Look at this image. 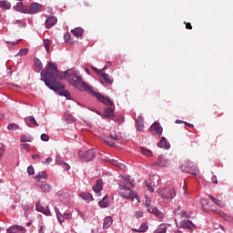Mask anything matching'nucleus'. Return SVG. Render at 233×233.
I'll use <instances>...</instances> for the list:
<instances>
[{
	"label": "nucleus",
	"instance_id": "1",
	"mask_svg": "<svg viewBox=\"0 0 233 233\" xmlns=\"http://www.w3.org/2000/svg\"><path fill=\"white\" fill-rule=\"evenodd\" d=\"M64 76L69 85L76 86V88H82L83 90L87 92V94H91V96L96 97V99H98L100 103H103L106 106H114V102L110 100L109 97L94 91V87L85 83L83 81V78H81V76H79V72L77 70L68 69L64 73Z\"/></svg>",
	"mask_w": 233,
	"mask_h": 233
},
{
	"label": "nucleus",
	"instance_id": "2",
	"mask_svg": "<svg viewBox=\"0 0 233 233\" xmlns=\"http://www.w3.org/2000/svg\"><path fill=\"white\" fill-rule=\"evenodd\" d=\"M57 79H63V76L59 74V70H57V66L54 63H48L47 69H44L41 72V81H44L45 85L50 90L57 92V90H63L65 88V86L58 82Z\"/></svg>",
	"mask_w": 233,
	"mask_h": 233
},
{
	"label": "nucleus",
	"instance_id": "3",
	"mask_svg": "<svg viewBox=\"0 0 233 233\" xmlns=\"http://www.w3.org/2000/svg\"><path fill=\"white\" fill-rule=\"evenodd\" d=\"M131 188H134V179H132L130 177H126L119 183L118 192L120 196L122 198H126V199H131V201L137 199L139 201L137 192L132 190Z\"/></svg>",
	"mask_w": 233,
	"mask_h": 233
},
{
	"label": "nucleus",
	"instance_id": "4",
	"mask_svg": "<svg viewBox=\"0 0 233 233\" xmlns=\"http://www.w3.org/2000/svg\"><path fill=\"white\" fill-rule=\"evenodd\" d=\"M157 193L162 199H174L177 196L176 190L172 187L160 188Z\"/></svg>",
	"mask_w": 233,
	"mask_h": 233
},
{
	"label": "nucleus",
	"instance_id": "5",
	"mask_svg": "<svg viewBox=\"0 0 233 233\" xmlns=\"http://www.w3.org/2000/svg\"><path fill=\"white\" fill-rule=\"evenodd\" d=\"M78 156L81 161H92L96 157V151L94 149H89L87 151H79Z\"/></svg>",
	"mask_w": 233,
	"mask_h": 233
},
{
	"label": "nucleus",
	"instance_id": "6",
	"mask_svg": "<svg viewBox=\"0 0 233 233\" xmlns=\"http://www.w3.org/2000/svg\"><path fill=\"white\" fill-rule=\"evenodd\" d=\"M55 211L59 223H64L65 219H72V214L70 213L65 212L62 214L57 208H55Z\"/></svg>",
	"mask_w": 233,
	"mask_h": 233
},
{
	"label": "nucleus",
	"instance_id": "7",
	"mask_svg": "<svg viewBox=\"0 0 233 233\" xmlns=\"http://www.w3.org/2000/svg\"><path fill=\"white\" fill-rule=\"evenodd\" d=\"M43 8V5L32 3L29 8L25 9V14H37Z\"/></svg>",
	"mask_w": 233,
	"mask_h": 233
},
{
	"label": "nucleus",
	"instance_id": "8",
	"mask_svg": "<svg viewBox=\"0 0 233 233\" xmlns=\"http://www.w3.org/2000/svg\"><path fill=\"white\" fill-rule=\"evenodd\" d=\"M150 132L154 136H161L163 134V127H161V124L155 122L151 127H150Z\"/></svg>",
	"mask_w": 233,
	"mask_h": 233
},
{
	"label": "nucleus",
	"instance_id": "9",
	"mask_svg": "<svg viewBox=\"0 0 233 233\" xmlns=\"http://www.w3.org/2000/svg\"><path fill=\"white\" fill-rule=\"evenodd\" d=\"M6 232L7 233H25V229L22 226L15 225V226H11L10 228H8L6 229Z\"/></svg>",
	"mask_w": 233,
	"mask_h": 233
},
{
	"label": "nucleus",
	"instance_id": "10",
	"mask_svg": "<svg viewBox=\"0 0 233 233\" xmlns=\"http://www.w3.org/2000/svg\"><path fill=\"white\" fill-rule=\"evenodd\" d=\"M180 227L182 228H188L189 230H196V225L188 219H184L180 222Z\"/></svg>",
	"mask_w": 233,
	"mask_h": 233
},
{
	"label": "nucleus",
	"instance_id": "11",
	"mask_svg": "<svg viewBox=\"0 0 233 233\" xmlns=\"http://www.w3.org/2000/svg\"><path fill=\"white\" fill-rule=\"evenodd\" d=\"M36 187H39V188H41L42 192H50V190H52V186H50L46 182H43L41 180H37Z\"/></svg>",
	"mask_w": 233,
	"mask_h": 233
},
{
	"label": "nucleus",
	"instance_id": "12",
	"mask_svg": "<svg viewBox=\"0 0 233 233\" xmlns=\"http://www.w3.org/2000/svg\"><path fill=\"white\" fill-rule=\"evenodd\" d=\"M35 208L37 212H42L45 216H50V209L48 208V206H42L41 203L38 202L36 203Z\"/></svg>",
	"mask_w": 233,
	"mask_h": 233
},
{
	"label": "nucleus",
	"instance_id": "13",
	"mask_svg": "<svg viewBox=\"0 0 233 233\" xmlns=\"http://www.w3.org/2000/svg\"><path fill=\"white\" fill-rule=\"evenodd\" d=\"M25 123L31 128H34V127H39V124H37V121H35V118L32 116H26L25 118Z\"/></svg>",
	"mask_w": 233,
	"mask_h": 233
},
{
	"label": "nucleus",
	"instance_id": "14",
	"mask_svg": "<svg viewBox=\"0 0 233 233\" xmlns=\"http://www.w3.org/2000/svg\"><path fill=\"white\" fill-rule=\"evenodd\" d=\"M155 165H157V167H168V165H170V161H168L165 157L159 156Z\"/></svg>",
	"mask_w": 233,
	"mask_h": 233
},
{
	"label": "nucleus",
	"instance_id": "15",
	"mask_svg": "<svg viewBox=\"0 0 233 233\" xmlns=\"http://www.w3.org/2000/svg\"><path fill=\"white\" fill-rule=\"evenodd\" d=\"M56 23H57V17L48 16L46 20V28H52V26H55Z\"/></svg>",
	"mask_w": 233,
	"mask_h": 233
},
{
	"label": "nucleus",
	"instance_id": "16",
	"mask_svg": "<svg viewBox=\"0 0 233 233\" xmlns=\"http://www.w3.org/2000/svg\"><path fill=\"white\" fill-rule=\"evenodd\" d=\"M94 192H96V196H100L99 192L103 190V180L97 179L96 184L93 187Z\"/></svg>",
	"mask_w": 233,
	"mask_h": 233
},
{
	"label": "nucleus",
	"instance_id": "17",
	"mask_svg": "<svg viewBox=\"0 0 233 233\" xmlns=\"http://www.w3.org/2000/svg\"><path fill=\"white\" fill-rule=\"evenodd\" d=\"M157 147L159 148H166V150H168V148H170V143L167 141L165 137H162L160 141L157 143Z\"/></svg>",
	"mask_w": 233,
	"mask_h": 233
},
{
	"label": "nucleus",
	"instance_id": "18",
	"mask_svg": "<svg viewBox=\"0 0 233 233\" xmlns=\"http://www.w3.org/2000/svg\"><path fill=\"white\" fill-rule=\"evenodd\" d=\"M147 212L154 214L158 219H163V213L157 210V208H147Z\"/></svg>",
	"mask_w": 233,
	"mask_h": 233
},
{
	"label": "nucleus",
	"instance_id": "19",
	"mask_svg": "<svg viewBox=\"0 0 233 233\" xmlns=\"http://www.w3.org/2000/svg\"><path fill=\"white\" fill-rule=\"evenodd\" d=\"M117 139H119V137H117V135H114V136H109V137L107 139L105 140V143H106L107 145H109V147H114V145H116V141H117Z\"/></svg>",
	"mask_w": 233,
	"mask_h": 233
},
{
	"label": "nucleus",
	"instance_id": "20",
	"mask_svg": "<svg viewBox=\"0 0 233 233\" xmlns=\"http://www.w3.org/2000/svg\"><path fill=\"white\" fill-rule=\"evenodd\" d=\"M181 206H179L177 209H175V216L177 218H188L187 214V211L185 210H181Z\"/></svg>",
	"mask_w": 233,
	"mask_h": 233
},
{
	"label": "nucleus",
	"instance_id": "21",
	"mask_svg": "<svg viewBox=\"0 0 233 233\" xmlns=\"http://www.w3.org/2000/svg\"><path fill=\"white\" fill-rule=\"evenodd\" d=\"M137 130L141 132L145 128L144 119L143 116H138L136 122Z\"/></svg>",
	"mask_w": 233,
	"mask_h": 233
},
{
	"label": "nucleus",
	"instance_id": "22",
	"mask_svg": "<svg viewBox=\"0 0 233 233\" xmlns=\"http://www.w3.org/2000/svg\"><path fill=\"white\" fill-rule=\"evenodd\" d=\"M114 223V219L112 218V217H106L104 218V225H103V228H110V227H112V224Z\"/></svg>",
	"mask_w": 233,
	"mask_h": 233
},
{
	"label": "nucleus",
	"instance_id": "23",
	"mask_svg": "<svg viewBox=\"0 0 233 233\" xmlns=\"http://www.w3.org/2000/svg\"><path fill=\"white\" fill-rule=\"evenodd\" d=\"M71 34L75 35V37H83V28L76 27L75 29L71 30Z\"/></svg>",
	"mask_w": 233,
	"mask_h": 233
},
{
	"label": "nucleus",
	"instance_id": "24",
	"mask_svg": "<svg viewBox=\"0 0 233 233\" xmlns=\"http://www.w3.org/2000/svg\"><path fill=\"white\" fill-rule=\"evenodd\" d=\"M0 8H2V10H10V8H12V4L6 0H1Z\"/></svg>",
	"mask_w": 233,
	"mask_h": 233
},
{
	"label": "nucleus",
	"instance_id": "25",
	"mask_svg": "<svg viewBox=\"0 0 233 233\" xmlns=\"http://www.w3.org/2000/svg\"><path fill=\"white\" fill-rule=\"evenodd\" d=\"M101 208H106L109 205L108 195H106L101 201L98 202Z\"/></svg>",
	"mask_w": 233,
	"mask_h": 233
},
{
	"label": "nucleus",
	"instance_id": "26",
	"mask_svg": "<svg viewBox=\"0 0 233 233\" xmlns=\"http://www.w3.org/2000/svg\"><path fill=\"white\" fill-rule=\"evenodd\" d=\"M102 117H114V108L112 107H107L105 109V114L102 116Z\"/></svg>",
	"mask_w": 233,
	"mask_h": 233
},
{
	"label": "nucleus",
	"instance_id": "27",
	"mask_svg": "<svg viewBox=\"0 0 233 233\" xmlns=\"http://www.w3.org/2000/svg\"><path fill=\"white\" fill-rule=\"evenodd\" d=\"M20 141L21 143H32V141H34V137L30 135H22Z\"/></svg>",
	"mask_w": 233,
	"mask_h": 233
},
{
	"label": "nucleus",
	"instance_id": "28",
	"mask_svg": "<svg viewBox=\"0 0 233 233\" xmlns=\"http://www.w3.org/2000/svg\"><path fill=\"white\" fill-rule=\"evenodd\" d=\"M200 204L205 212H208V210H210V208L208 207V200L207 198H201Z\"/></svg>",
	"mask_w": 233,
	"mask_h": 233
},
{
	"label": "nucleus",
	"instance_id": "29",
	"mask_svg": "<svg viewBox=\"0 0 233 233\" xmlns=\"http://www.w3.org/2000/svg\"><path fill=\"white\" fill-rule=\"evenodd\" d=\"M209 199L212 200V202L215 203V205H217L218 207H220V208L225 207V202H223L219 199H217L212 195L209 196Z\"/></svg>",
	"mask_w": 233,
	"mask_h": 233
},
{
	"label": "nucleus",
	"instance_id": "30",
	"mask_svg": "<svg viewBox=\"0 0 233 233\" xmlns=\"http://www.w3.org/2000/svg\"><path fill=\"white\" fill-rule=\"evenodd\" d=\"M111 164L114 165L115 167H117L120 168V170H127V166L125 164L117 161V160H111Z\"/></svg>",
	"mask_w": 233,
	"mask_h": 233
},
{
	"label": "nucleus",
	"instance_id": "31",
	"mask_svg": "<svg viewBox=\"0 0 233 233\" xmlns=\"http://www.w3.org/2000/svg\"><path fill=\"white\" fill-rule=\"evenodd\" d=\"M102 77L107 83V85H112L114 83V78L110 77V75L102 73Z\"/></svg>",
	"mask_w": 233,
	"mask_h": 233
},
{
	"label": "nucleus",
	"instance_id": "32",
	"mask_svg": "<svg viewBox=\"0 0 233 233\" xmlns=\"http://www.w3.org/2000/svg\"><path fill=\"white\" fill-rule=\"evenodd\" d=\"M148 230V226L145 223H143L138 229L137 228H133V232H147Z\"/></svg>",
	"mask_w": 233,
	"mask_h": 233
},
{
	"label": "nucleus",
	"instance_id": "33",
	"mask_svg": "<svg viewBox=\"0 0 233 233\" xmlns=\"http://www.w3.org/2000/svg\"><path fill=\"white\" fill-rule=\"evenodd\" d=\"M82 198H84L86 203H90V201H94V197H92V194L90 193H83Z\"/></svg>",
	"mask_w": 233,
	"mask_h": 233
},
{
	"label": "nucleus",
	"instance_id": "34",
	"mask_svg": "<svg viewBox=\"0 0 233 233\" xmlns=\"http://www.w3.org/2000/svg\"><path fill=\"white\" fill-rule=\"evenodd\" d=\"M59 199H60V201H62V203H67V201L70 200V195L67 193H62L59 196Z\"/></svg>",
	"mask_w": 233,
	"mask_h": 233
},
{
	"label": "nucleus",
	"instance_id": "35",
	"mask_svg": "<svg viewBox=\"0 0 233 233\" xmlns=\"http://www.w3.org/2000/svg\"><path fill=\"white\" fill-rule=\"evenodd\" d=\"M154 233H167V225H159Z\"/></svg>",
	"mask_w": 233,
	"mask_h": 233
},
{
	"label": "nucleus",
	"instance_id": "36",
	"mask_svg": "<svg viewBox=\"0 0 233 233\" xmlns=\"http://www.w3.org/2000/svg\"><path fill=\"white\" fill-rule=\"evenodd\" d=\"M182 172H187V174H191L192 176H198V169L196 167H193L191 169H185L183 167H180Z\"/></svg>",
	"mask_w": 233,
	"mask_h": 233
},
{
	"label": "nucleus",
	"instance_id": "37",
	"mask_svg": "<svg viewBox=\"0 0 233 233\" xmlns=\"http://www.w3.org/2000/svg\"><path fill=\"white\" fill-rule=\"evenodd\" d=\"M146 185L149 192H154V187H156V184L154 182L147 180Z\"/></svg>",
	"mask_w": 233,
	"mask_h": 233
},
{
	"label": "nucleus",
	"instance_id": "38",
	"mask_svg": "<svg viewBox=\"0 0 233 233\" xmlns=\"http://www.w3.org/2000/svg\"><path fill=\"white\" fill-rule=\"evenodd\" d=\"M140 152L141 154H143V156H147V157H150V156H152V151L145 147H140Z\"/></svg>",
	"mask_w": 233,
	"mask_h": 233
},
{
	"label": "nucleus",
	"instance_id": "39",
	"mask_svg": "<svg viewBox=\"0 0 233 233\" xmlns=\"http://www.w3.org/2000/svg\"><path fill=\"white\" fill-rule=\"evenodd\" d=\"M35 179H48V175L46 172H40L37 176L35 177Z\"/></svg>",
	"mask_w": 233,
	"mask_h": 233
},
{
	"label": "nucleus",
	"instance_id": "40",
	"mask_svg": "<svg viewBox=\"0 0 233 233\" xmlns=\"http://www.w3.org/2000/svg\"><path fill=\"white\" fill-rule=\"evenodd\" d=\"M35 72H40L41 68H43V63H41L39 59L35 61Z\"/></svg>",
	"mask_w": 233,
	"mask_h": 233
},
{
	"label": "nucleus",
	"instance_id": "41",
	"mask_svg": "<svg viewBox=\"0 0 233 233\" xmlns=\"http://www.w3.org/2000/svg\"><path fill=\"white\" fill-rule=\"evenodd\" d=\"M44 46H45L46 52H50V40L44 39Z\"/></svg>",
	"mask_w": 233,
	"mask_h": 233
},
{
	"label": "nucleus",
	"instance_id": "42",
	"mask_svg": "<svg viewBox=\"0 0 233 233\" xmlns=\"http://www.w3.org/2000/svg\"><path fill=\"white\" fill-rule=\"evenodd\" d=\"M17 128H19V126L17 124L12 123L7 126L8 130H17Z\"/></svg>",
	"mask_w": 233,
	"mask_h": 233
},
{
	"label": "nucleus",
	"instance_id": "43",
	"mask_svg": "<svg viewBox=\"0 0 233 233\" xmlns=\"http://www.w3.org/2000/svg\"><path fill=\"white\" fill-rule=\"evenodd\" d=\"M88 7H90V2H88V1H84L80 5V8H82L83 10H85V8H88Z\"/></svg>",
	"mask_w": 233,
	"mask_h": 233
},
{
	"label": "nucleus",
	"instance_id": "44",
	"mask_svg": "<svg viewBox=\"0 0 233 233\" xmlns=\"http://www.w3.org/2000/svg\"><path fill=\"white\" fill-rule=\"evenodd\" d=\"M14 8L20 12V10H23V4L21 2H17Z\"/></svg>",
	"mask_w": 233,
	"mask_h": 233
},
{
	"label": "nucleus",
	"instance_id": "45",
	"mask_svg": "<svg viewBox=\"0 0 233 233\" xmlns=\"http://www.w3.org/2000/svg\"><path fill=\"white\" fill-rule=\"evenodd\" d=\"M21 148L23 150H26V152H30V145L29 144H21Z\"/></svg>",
	"mask_w": 233,
	"mask_h": 233
},
{
	"label": "nucleus",
	"instance_id": "46",
	"mask_svg": "<svg viewBox=\"0 0 233 233\" xmlns=\"http://www.w3.org/2000/svg\"><path fill=\"white\" fill-rule=\"evenodd\" d=\"M35 172V171L34 170V167L29 166V167H27V174H29V176H34Z\"/></svg>",
	"mask_w": 233,
	"mask_h": 233
},
{
	"label": "nucleus",
	"instance_id": "47",
	"mask_svg": "<svg viewBox=\"0 0 233 233\" xmlns=\"http://www.w3.org/2000/svg\"><path fill=\"white\" fill-rule=\"evenodd\" d=\"M26 54H28V48L21 49V50L18 52V56H26Z\"/></svg>",
	"mask_w": 233,
	"mask_h": 233
},
{
	"label": "nucleus",
	"instance_id": "48",
	"mask_svg": "<svg viewBox=\"0 0 233 233\" xmlns=\"http://www.w3.org/2000/svg\"><path fill=\"white\" fill-rule=\"evenodd\" d=\"M41 139H42V141H48L50 139V137L46 134H42Z\"/></svg>",
	"mask_w": 233,
	"mask_h": 233
},
{
	"label": "nucleus",
	"instance_id": "49",
	"mask_svg": "<svg viewBox=\"0 0 233 233\" xmlns=\"http://www.w3.org/2000/svg\"><path fill=\"white\" fill-rule=\"evenodd\" d=\"M60 95L64 96L65 97H70V93L66 90H62Z\"/></svg>",
	"mask_w": 233,
	"mask_h": 233
},
{
	"label": "nucleus",
	"instance_id": "50",
	"mask_svg": "<svg viewBox=\"0 0 233 233\" xmlns=\"http://www.w3.org/2000/svg\"><path fill=\"white\" fill-rule=\"evenodd\" d=\"M64 39L66 43H70L72 45V42H70V34L65 35Z\"/></svg>",
	"mask_w": 233,
	"mask_h": 233
},
{
	"label": "nucleus",
	"instance_id": "51",
	"mask_svg": "<svg viewBox=\"0 0 233 233\" xmlns=\"http://www.w3.org/2000/svg\"><path fill=\"white\" fill-rule=\"evenodd\" d=\"M150 203H152V200H150V198H148V197H146V203H145V205H146V207H150Z\"/></svg>",
	"mask_w": 233,
	"mask_h": 233
},
{
	"label": "nucleus",
	"instance_id": "52",
	"mask_svg": "<svg viewBox=\"0 0 233 233\" xmlns=\"http://www.w3.org/2000/svg\"><path fill=\"white\" fill-rule=\"evenodd\" d=\"M62 167L63 168H65V170H70V165H68L66 162L62 163Z\"/></svg>",
	"mask_w": 233,
	"mask_h": 233
},
{
	"label": "nucleus",
	"instance_id": "53",
	"mask_svg": "<svg viewBox=\"0 0 233 233\" xmlns=\"http://www.w3.org/2000/svg\"><path fill=\"white\" fill-rule=\"evenodd\" d=\"M44 165H48V163H52V157H47L43 161Z\"/></svg>",
	"mask_w": 233,
	"mask_h": 233
},
{
	"label": "nucleus",
	"instance_id": "54",
	"mask_svg": "<svg viewBox=\"0 0 233 233\" xmlns=\"http://www.w3.org/2000/svg\"><path fill=\"white\" fill-rule=\"evenodd\" d=\"M211 181L212 183H214L215 185H218V177L217 176H213L211 177Z\"/></svg>",
	"mask_w": 233,
	"mask_h": 233
},
{
	"label": "nucleus",
	"instance_id": "55",
	"mask_svg": "<svg viewBox=\"0 0 233 233\" xmlns=\"http://www.w3.org/2000/svg\"><path fill=\"white\" fill-rule=\"evenodd\" d=\"M5 156V148L3 147H0V159Z\"/></svg>",
	"mask_w": 233,
	"mask_h": 233
},
{
	"label": "nucleus",
	"instance_id": "56",
	"mask_svg": "<svg viewBox=\"0 0 233 233\" xmlns=\"http://www.w3.org/2000/svg\"><path fill=\"white\" fill-rule=\"evenodd\" d=\"M23 209L25 210V212H26V211H28V209H29V207H28V204H23Z\"/></svg>",
	"mask_w": 233,
	"mask_h": 233
},
{
	"label": "nucleus",
	"instance_id": "57",
	"mask_svg": "<svg viewBox=\"0 0 233 233\" xmlns=\"http://www.w3.org/2000/svg\"><path fill=\"white\" fill-rule=\"evenodd\" d=\"M46 228V226L40 227L39 233H45Z\"/></svg>",
	"mask_w": 233,
	"mask_h": 233
},
{
	"label": "nucleus",
	"instance_id": "58",
	"mask_svg": "<svg viewBox=\"0 0 233 233\" xmlns=\"http://www.w3.org/2000/svg\"><path fill=\"white\" fill-rule=\"evenodd\" d=\"M56 161L57 165H60L61 167H63V163H66V162L60 160V159L57 158V157H56Z\"/></svg>",
	"mask_w": 233,
	"mask_h": 233
},
{
	"label": "nucleus",
	"instance_id": "59",
	"mask_svg": "<svg viewBox=\"0 0 233 233\" xmlns=\"http://www.w3.org/2000/svg\"><path fill=\"white\" fill-rule=\"evenodd\" d=\"M56 161L57 165H60L61 167H63V163H66V162L60 160V159L57 158V157H56Z\"/></svg>",
	"mask_w": 233,
	"mask_h": 233
},
{
	"label": "nucleus",
	"instance_id": "60",
	"mask_svg": "<svg viewBox=\"0 0 233 233\" xmlns=\"http://www.w3.org/2000/svg\"><path fill=\"white\" fill-rule=\"evenodd\" d=\"M56 161L57 165H60L61 167H63V163H66V162L60 160V159L57 158V157H56Z\"/></svg>",
	"mask_w": 233,
	"mask_h": 233
},
{
	"label": "nucleus",
	"instance_id": "61",
	"mask_svg": "<svg viewBox=\"0 0 233 233\" xmlns=\"http://www.w3.org/2000/svg\"><path fill=\"white\" fill-rule=\"evenodd\" d=\"M186 28H187V30H192V24L187 23V24H186Z\"/></svg>",
	"mask_w": 233,
	"mask_h": 233
},
{
	"label": "nucleus",
	"instance_id": "62",
	"mask_svg": "<svg viewBox=\"0 0 233 233\" xmlns=\"http://www.w3.org/2000/svg\"><path fill=\"white\" fill-rule=\"evenodd\" d=\"M183 190H184L185 196H188V193L187 192V184H185V185L183 186Z\"/></svg>",
	"mask_w": 233,
	"mask_h": 233
},
{
	"label": "nucleus",
	"instance_id": "63",
	"mask_svg": "<svg viewBox=\"0 0 233 233\" xmlns=\"http://www.w3.org/2000/svg\"><path fill=\"white\" fill-rule=\"evenodd\" d=\"M92 70H94V72H96V74H97V76H99V74H101V72H99L98 69L94 66H92Z\"/></svg>",
	"mask_w": 233,
	"mask_h": 233
},
{
	"label": "nucleus",
	"instance_id": "64",
	"mask_svg": "<svg viewBox=\"0 0 233 233\" xmlns=\"http://www.w3.org/2000/svg\"><path fill=\"white\" fill-rule=\"evenodd\" d=\"M33 159H39V155L35 154L32 156Z\"/></svg>",
	"mask_w": 233,
	"mask_h": 233
}]
</instances>
